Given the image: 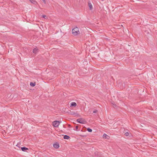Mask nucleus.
I'll return each mask as SVG.
<instances>
[{
    "label": "nucleus",
    "instance_id": "nucleus-1",
    "mask_svg": "<svg viewBox=\"0 0 157 157\" xmlns=\"http://www.w3.org/2000/svg\"><path fill=\"white\" fill-rule=\"evenodd\" d=\"M72 33L75 36H77L80 33V32L79 31L78 28L76 27L74 28L72 30Z\"/></svg>",
    "mask_w": 157,
    "mask_h": 157
},
{
    "label": "nucleus",
    "instance_id": "nucleus-2",
    "mask_svg": "<svg viewBox=\"0 0 157 157\" xmlns=\"http://www.w3.org/2000/svg\"><path fill=\"white\" fill-rule=\"evenodd\" d=\"M77 121L78 122L81 124H85L86 121L85 119L82 118H80L77 119Z\"/></svg>",
    "mask_w": 157,
    "mask_h": 157
},
{
    "label": "nucleus",
    "instance_id": "nucleus-3",
    "mask_svg": "<svg viewBox=\"0 0 157 157\" xmlns=\"http://www.w3.org/2000/svg\"><path fill=\"white\" fill-rule=\"evenodd\" d=\"M53 125L55 127H57L60 124V122L58 121H55L53 122Z\"/></svg>",
    "mask_w": 157,
    "mask_h": 157
},
{
    "label": "nucleus",
    "instance_id": "nucleus-4",
    "mask_svg": "<svg viewBox=\"0 0 157 157\" xmlns=\"http://www.w3.org/2000/svg\"><path fill=\"white\" fill-rule=\"evenodd\" d=\"M69 114L71 115H75V116H79V114L77 112H75L74 111H70V112H68Z\"/></svg>",
    "mask_w": 157,
    "mask_h": 157
},
{
    "label": "nucleus",
    "instance_id": "nucleus-5",
    "mask_svg": "<svg viewBox=\"0 0 157 157\" xmlns=\"http://www.w3.org/2000/svg\"><path fill=\"white\" fill-rule=\"evenodd\" d=\"M88 6L89 7L90 10H92L93 9L92 5L90 1L88 2Z\"/></svg>",
    "mask_w": 157,
    "mask_h": 157
},
{
    "label": "nucleus",
    "instance_id": "nucleus-6",
    "mask_svg": "<svg viewBox=\"0 0 157 157\" xmlns=\"http://www.w3.org/2000/svg\"><path fill=\"white\" fill-rule=\"evenodd\" d=\"M53 146V147L56 148H59V144L57 143L54 144Z\"/></svg>",
    "mask_w": 157,
    "mask_h": 157
},
{
    "label": "nucleus",
    "instance_id": "nucleus-7",
    "mask_svg": "<svg viewBox=\"0 0 157 157\" xmlns=\"http://www.w3.org/2000/svg\"><path fill=\"white\" fill-rule=\"evenodd\" d=\"M103 137L104 138L109 139V136L105 134H104L103 136Z\"/></svg>",
    "mask_w": 157,
    "mask_h": 157
},
{
    "label": "nucleus",
    "instance_id": "nucleus-8",
    "mask_svg": "<svg viewBox=\"0 0 157 157\" xmlns=\"http://www.w3.org/2000/svg\"><path fill=\"white\" fill-rule=\"evenodd\" d=\"M77 105V104L75 102H72L71 105V107L74 106L75 107Z\"/></svg>",
    "mask_w": 157,
    "mask_h": 157
},
{
    "label": "nucleus",
    "instance_id": "nucleus-9",
    "mask_svg": "<svg viewBox=\"0 0 157 157\" xmlns=\"http://www.w3.org/2000/svg\"><path fill=\"white\" fill-rule=\"evenodd\" d=\"M38 52V49L37 48H35L33 50V52L35 54H36Z\"/></svg>",
    "mask_w": 157,
    "mask_h": 157
},
{
    "label": "nucleus",
    "instance_id": "nucleus-10",
    "mask_svg": "<svg viewBox=\"0 0 157 157\" xmlns=\"http://www.w3.org/2000/svg\"><path fill=\"white\" fill-rule=\"evenodd\" d=\"M21 149L22 151H25L26 150H28V148H26V147H21Z\"/></svg>",
    "mask_w": 157,
    "mask_h": 157
},
{
    "label": "nucleus",
    "instance_id": "nucleus-11",
    "mask_svg": "<svg viewBox=\"0 0 157 157\" xmlns=\"http://www.w3.org/2000/svg\"><path fill=\"white\" fill-rule=\"evenodd\" d=\"M70 138V137L67 135H65L64 136L63 138L65 139H68Z\"/></svg>",
    "mask_w": 157,
    "mask_h": 157
},
{
    "label": "nucleus",
    "instance_id": "nucleus-12",
    "mask_svg": "<svg viewBox=\"0 0 157 157\" xmlns=\"http://www.w3.org/2000/svg\"><path fill=\"white\" fill-rule=\"evenodd\" d=\"M36 85V83L35 82H34V83H33L32 82H31L30 83V85L31 86H35Z\"/></svg>",
    "mask_w": 157,
    "mask_h": 157
},
{
    "label": "nucleus",
    "instance_id": "nucleus-13",
    "mask_svg": "<svg viewBox=\"0 0 157 157\" xmlns=\"http://www.w3.org/2000/svg\"><path fill=\"white\" fill-rule=\"evenodd\" d=\"M32 3L35 4L36 2L34 0H29Z\"/></svg>",
    "mask_w": 157,
    "mask_h": 157
},
{
    "label": "nucleus",
    "instance_id": "nucleus-14",
    "mask_svg": "<svg viewBox=\"0 0 157 157\" xmlns=\"http://www.w3.org/2000/svg\"><path fill=\"white\" fill-rule=\"evenodd\" d=\"M87 130L88 132H92V129H91L89 128H87Z\"/></svg>",
    "mask_w": 157,
    "mask_h": 157
},
{
    "label": "nucleus",
    "instance_id": "nucleus-15",
    "mask_svg": "<svg viewBox=\"0 0 157 157\" xmlns=\"http://www.w3.org/2000/svg\"><path fill=\"white\" fill-rule=\"evenodd\" d=\"M78 126H75L76 129H75V130H76V131H78Z\"/></svg>",
    "mask_w": 157,
    "mask_h": 157
},
{
    "label": "nucleus",
    "instance_id": "nucleus-16",
    "mask_svg": "<svg viewBox=\"0 0 157 157\" xmlns=\"http://www.w3.org/2000/svg\"><path fill=\"white\" fill-rule=\"evenodd\" d=\"M42 17L43 18H47V17H46V16L45 15H42Z\"/></svg>",
    "mask_w": 157,
    "mask_h": 157
},
{
    "label": "nucleus",
    "instance_id": "nucleus-17",
    "mask_svg": "<svg viewBox=\"0 0 157 157\" xmlns=\"http://www.w3.org/2000/svg\"><path fill=\"white\" fill-rule=\"evenodd\" d=\"M125 135L126 136H128L129 135V133L128 132H126L125 133Z\"/></svg>",
    "mask_w": 157,
    "mask_h": 157
},
{
    "label": "nucleus",
    "instance_id": "nucleus-18",
    "mask_svg": "<svg viewBox=\"0 0 157 157\" xmlns=\"http://www.w3.org/2000/svg\"><path fill=\"white\" fill-rule=\"evenodd\" d=\"M98 111L97 110H95L93 111V113H96Z\"/></svg>",
    "mask_w": 157,
    "mask_h": 157
},
{
    "label": "nucleus",
    "instance_id": "nucleus-19",
    "mask_svg": "<svg viewBox=\"0 0 157 157\" xmlns=\"http://www.w3.org/2000/svg\"><path fill=\"white\" fill-rule=\"evenodd\" d=\"M113 107H115L116 106V105L114 104H113Z\"/></svg>",
    "mask_w": 157,
    "mask_h": 157
},
{
    "label": "nucleus",
    "instance_id": "nucleus-20",
    "mask_svg": "<svg viewBox=\"0 0 157 157\" xmlns=\"http://www.w3.org/2000/svg\"><path fill=\"white\" fill-rule=\"evenodd\" d=\"M44 3H46V2L45 0H42Z\"/></svg>",
    "mask_w": 157,
    "mask_h": 157
}]
</instances>
